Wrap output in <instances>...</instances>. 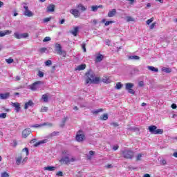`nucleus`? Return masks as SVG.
I'll return each instance as SVG.
<instances>
[{"label":"nucleus","mask_w":177,"mask_h":177,"mask_svg":"<svg viewBox=\"0 0 177 177\" xmlns=\"http://www.w3.org/2000/svg\"><path fill=\"white\" fill-rule=\"evenodd\" d=\"M86 84H98L100 79L95 77V73L92 70H89L86 73Z\"/></svg>","instance_id":"obj_1"},{"label":"nucleus","mask_w":177,"mask_h":177,"mask_svg":"<svg viewBox=\"0 0 177 177\" xmlns=\"http://www.w3.org/2000/svg\"><path fill=\"white\" fill-rule=\"evenodd\" d=\"M122 157L127 160H132L135 157V153L131 149H123L120 151Z\"/></svg>","instance_id":"obj_2"},{"label":"nucleus","mask_w":177,"mask_h":177,"mask_svg":"<svg viewBox=\"0 0 177 177\" xmlns=\"http://www.w3.org/2000/svg\"><path fill=\"white\" fill-rule=\"evenodd\" d=\"M75 161V158L72 157L70 158L68 156H64L59 160L60 164H65L66 165H68L71 162H74Z\"/></svg>","instance_id":"obj_3"},{"label":"nucleus","mask_w":177,"mask_h":177,"mask_svg":"<svg viewBox=\"0 0 177 177\" xmlns=\"http://www.w3.org/2000/svg\"><path fill=\"white\" fill-rule=\"evenodd\" d=\"M148 129L149 132H151V133H153L154 135H162V133H164V130L161 129H157V127L154 125L149 126Z\"/></svg>","instance_id":"obj_4"},{"label":"nucleus","mask_w":177,"mask_h":177,"mask_svg":"<svg viewBox=\"0 0 177 177\" xmlns=\"http://www.w3.org/2000/svg\"><path fill=\"white\" fill-rule=\"evenodd\" d=\"M55 51L57 52V55H60L63 57H66V56H67V53L66 52V50L62 48V46L60 45V44H55Z\"/></svg>","instance_id":"obj_5"},{"label":"nucleus","mask_w":177,"mask_h":177,"mask_svg":"<svg viewBox=\"0 0 177 177\" xmlns=\"http://www.w3.org/2000/svg\"><path fill=\"white\" fill-rule=\"evenodd\" d=\"M41 84H42V82L41 81L35 82L32 84L29 85V89H30L31 91H37V89L39 88V85H41Z\"/></svg>","instance_id":"obj_6"},{"label":"nucleus","mask_w":177,"mask_h":177,"mask_svg":"<svg viewBox=\"0 0 177 177\" xmlns=\"http://www.w3.org/2000/svg\"><path fill=\"white\" fill-rule=\"evenodd\" d=\"M133 86V84L132 83H127L126 84V89L128 91L129 93H131V95H135V91L132 89Z\"/></svg>","instance_id":"obj_7"},{"label":"nucleus","mask_w":177,"mask_h":177,"mask_svg":"<svg viewBox=\"0 0 177 177\" xmlns=\"http://www.w3.org/2000/svg\"><path fill=\"white\" fill-rule=\"evenodd\" d=\"M24 9H25V11H24L25 16H27L28 17H32V16H34V14L32 13V12L28 10V6H24Z\"/></svg>","instance_id":"obj_8"},{"label":"nucleus","mask_w":177,"mask_h":177,"mask_svg":"<svg viewBox=\"0 0 177 177\" xmlns=\"http://www.w3.org/2000/svg\"><path fill=\"white\" fill-rule=\"evenodd\" d=\"M69 12H70V13H71V15H73V16H74V17H75L76 19H77V17H80V15H81V14L80 13V10H78V9H77V8L71 9Z\"/></svg>","instance_id":"obj_9"},{"label":"nucleus","mask_w":177,"mask_h":177,"mask_svg":"<svg viewBox=\"0 0 177 177\" xmlns=\"http://www.w3.org/2000/svg\"><path fill=\"white\" fill-rule=\"evenodd\" d=\"M84 139H85V135H84L83 133L81 134V131H79V132L76 136V140L77 142H82V140H84Z\"/></svg>","instance_id":"obj_10"},{"label":"nucleus","mask_w":177,"mask_h":177,"mask_svg":"<svg viewBox=\"0 0 177 177\" xmlns=\"http://www.w3.org/2000/svg\"><path fill=\"white\" fill-rule=\"evenodd\" d=\"M30 133H31V129H30V128L25 129L22 131V136H23V138H27V136H28V135H30Z\"/></svg>","instance_id":"obj_11"},{"label":"nucleus","mask_w":177,"mask_h":177,"mask_svg":"<svg viewBox=\"0 0 177 177\" xmlns=\"http://www.w3.org/2000/svg\"><path fill=\"white\" fill-rule=\"evenodd\" d=\"M12 106L15 107V111L17 113H19V111H20V109H21L20 103H19V102H12Z\"/></svg>","instance_id":"obj_12"},{"label":"nucleus","mask_w":177,"mask_h":177,"mask_svg":"<svg viewBox=\"0 0 177 177\" xmlns=\"http://www.w3.org/2000/svg\"><path fill=\"white\" fill-rule=\"evenodd\" d=\"M12 34V30H3V31H0V37H5V35H10Z\"/></svg>","instance_id":"obj_13"},{"label":"nucleus","mask_w":177,"mask_h":177,"mask_svg":"<svg viewBox=\"0 0 177 177\" xmlns=\"http://www.w3.org/2000/svg\"><path fill=\"white\" fill-rule=\"evenodd\" d=\"M44 171H50L51 172H55L56 171V167L55 166H47L44 168Z\"/></svg>","instance_id":"obj_14"},{"label":"nucleus","mask_w":177,"mask_h":177,"mask_svg":"<svg viewBox=\"0 0 177 177\" xmlns=\"http://www.w3.org/2000/svg\"><path fill=\"white\" fill-rule=\"evenodd\" d=\"M115 15H117V10L112 9L108 12V17H114Z\"/></svg>","instance_id":"obj_15"},{"label":"nucleus","mask_w":177,"mask_h":177,"mask_svg":"<svg viewBox=\"0 0 177 177\" xmlns=\"http://www.w3.org/2000/svg\"><path fill=\"white\" fill-rule=\"evenodd\" d=\"M49 140L48 139L41 140L35 144V147H38L39 145H44V143H48Z\"/></svg>","instance_id":"obj_16"},{"label":"nucleus","mask_w":177,"mask_h":177,"mask_svg":"<svg viewBox=\"0 0 177 177\" xmlns=\"http://www.w3.org/2000/svg\"><path fill=\"white\" fill-rule=\"evenodd\" d=\"M10 94L9 93H0V99L5 100L8 99Z\"/></svg>","instance_id":"obj_17"},{"label":"nucleus","mask_w":177,"mask_h":177,"mask_svg":"<svg viewBox=\"0 0 177 177\" xmlns=\"http://www.w3.org/2000/svg\"><path fill=\"white\" fill-rule=\"evenodd\" d=\"M33 104L34 103L32 102V101L29 100L28 102L25 103V105H24L25 110H27V109H28L29 107H31V106H32Z\"/></svg>","instance_id":"obj_18"},{"label":"nucleus","mask_w":177,"mask_h":177,"mask_svg":"<svg viewBox=\"0 0 177 177\" xmlns=\"http://www.w3.org/2000/svg\"><path fill=\"white\" fill-rule=\"evenodd\" d=\"M103 59H104L103 55L98 54V55L96 56L95 62H96L97 63H99V62H102V60H103Z\"/></svg>","instance_id":"obj_19"},{"label":"nucleus","mask_w":177,"mask_h":177,"mask_svg":"<svg viewBox=\"0 0 177 177\" xmlns=\"http://www.w3.org/2000/svg\"><path fill=\"white\" fill-rule=\"evenodd\" d=\"M80 30V28L78 26H75L73 30H72V34L74 35V37H77V34H78V31Z\"/></svg>","instance_id":"obj_20"},{"label":"nucleus","mask_w":177,"mask_h":177,"mask_svg":"<svg viewBox=\"0 0 177 177\" xmlns=\"http://www.w3.org/2000/svg\"><path fill=\"white\" fill-rule=\"evenodd\" d=\"M148 70H150V71H153V73H158V68L152 66H147Z\"/></svg>","instance_id":"obj_21"},{"label":"nucleus","mask_w":177,"mask_h":177,"mask_svg":"<svg viewBox=\"0 0 177 177\" xmlns=\"http://www.w3.org/2000/svg\"><path fill=\"white\" fill-rule=\"evenodd\" d=\"M47 12H55V5L50 4L48 6Z\"/></svg>","instance_id":"obj_22"},{"label":"nucleus","mask_w":177,"mask_h":177,"mask_svg":"<svg viewBox=\"0 0 177 177\" xmlns=\"http://www.w3.org/2000/svg\"><path fill=\"white\" fill-rule=\"evenodd\" d=\"M86 68V65L85 64H81V65H79L76 68L75 70H77L78 71H81L82 70H85V68Z\"/></svg>","instance_id":"obj_23"},{"label":"nucleus","mask_w":177,"mask_h":177,"mask_svg":"<svg viewBox=\"0 0 177 177\" xmlns=\"http://www.w3.org/2000/svg\"><path fill=\"white\" fill-rule=\"evenodd\" d=\"M23 157L21 156L17 157L16 158V164L17 165H20L22 163Z\"/></svg>","instance_id":"obj_24"},{"label":"nucleus","mask_w":177,"mask_h":177,"mask_svg":"<svg viewBox=\"0 0 177 177\" xmlns=\"http://www.w3.org/2000/svg\"><path fill=\"white\" fill-rule=\"evenodd\" d=\"M48 97H49V95L48 94H44L41 97V99L42 100H44L45 103H46L48 102Z\"/></svg>","instance_id":"obj_25"},{"label":"nucleus","mask_w":177,"mask_h":177,"mask_svg":"<svg viewBox=\"0 0 177 177\" xmlns=\"http://www.w3.org/2000/svg\"><path fill=\"white\" fill-rule=\"evenodd\" d=\"M77 8L80 10H82V12H85V10H86V8H85V6H84L82 4H79L77 6Z\"/></svg>","instance_id":"obj_26"},{"label":"nucleus","mask_w":177,"mask_h":177,"mask_svg":"<svg viewBox=\"0 0 177 177\" xmlns=\"http://www.w3.org/2000/svg\"><path fill=\"white\" fill-rule=\"evenodd\" d=\"M58 134H59V132L53 131V133L48 135V138H53V136H57Z\"/></svg>","instance_id":"obj_27"},{"label":"nucleus","mask_w":177,"mask_h":177,"mask_svg":"<svg viewBox=\"0 0 177 177\" xmlns=\"http://www.w3.org/2000/svg\"><path fill=\"white\" fill-rule=\"evenodd\" d=\"M129 59H131V60H139V59H140V57L138 55H131L129 57Z\"/></svg>","instance_id":"obj_28"},{"label":"nucleus","mask_w":177,"mask_h":177,"mask_svg":"<svg viewBox=\"0 0 177 177\" xmlns=\"http://www.w3.org/2000/svg\"><path fill=\"white\" fill-rule=\"evenodd\" d=\"M14 37L17 38V39H21V34L19 32H15L14 33Z\"/></svg>","instance_id":"obj_29"},{"label":"nucleus","mask_w":177,"mask_h":177,"mask_svg":"<svg viewBox=\"0 0 177 177\" xmlns=\"http://www.w3.org/2000/svg\"><path fill=\"white\" fill-rule=\"evenodd\" d=\"M42 127H44V124H37L30 126L31 128H41Z\"/></svg>","instance_id":"obj_30"},{"label":"nucleus","mask_w":177,"mask_h":177,"mask_svg":"<svg viewBox=\"0 0 177 177\" xmlns=\"http://www.w3.org/2000/svg\"><path fill=\"white\" fill-rule=\"evenodd\" d=\"M162 70L167 73H171V71H172V70L170 68H165V67L162 68Z\"/></svg>","instance_id":"obj_31"},{"label":"nucleus","mask_w":177,"mask_h":177,"mask_svg":"<svg viewBox=\"0 0 177 177\" xmlns=\"http://www.w3.org/2000/svg\"><path fill=\"white\" fill-rule=\"evenodd\" d=\"M102 82H104V84H110V79H109L108 77H104L102 80Z\"/></svg>","instance_id":"obj_32"},{"label":"nucleus","mask_w":177,"mask_h":177,"mask_svg":"<svg viewBox=\"0 0 177 177\" xmlns=\"http://www.w3.org/2000/svg\"><path fill=\"white\" fill-rule=\"evenodd\" d=\"M126 21L127 23H129V21H135V19H133L132 17L128 16L126 17Z\"/></svg>","instance_id":"obj_33"},{"label":"nucleus","mask_w":177,"mask_h":177,"mask_svg":"<svg viewBox=\"0 0 177 177\" xmlns=\"http://www.w3.org/2000/svg\"><path fill=\"white\" fill-rule=\"evenodd\" d=\"M103 111V109H97L95 111H92L93 114H97L98 113H102Z\"/></svg>","instance_id":"obj_34"},{"label":"nucleus","mask_w":177,"mask_h":177,"mask_svg":"<svg viewBox=\"0 0 177 177\" xmlns=\"http://www.w3.org/2000/svg\"><path fill=\"white\" fill-rule=\"evenodd\" d=\"M143 157V154L142 153H138L136 156V160L137 161H140V159Z\"/></svg>","instance_id":"obj_35"},{"label":"nucleus","mask_w":177,"mask_h":177,"mask_svg":"<svg viewBox=\"0 0 177 177\" xmlns=\"http://www.w3.org/2000/svg\"><path fill=\"white\" fill-rule=\"evenodd\" d=\"M45 126H47L49 128H50L53 127V124L52 123H48V122L43 123V127H45Z\"/></svg>","instance_id":"obj_36"},{"label":"nucleus","mask_w":177,"mask_h":177,"mask_svg":"<svg viewBox=\"0 0 177 177\" xmlns=\"http://www.w3.org/2000/svg\"><path fill=\"white\" fill-rule=\"evenodd\" d=\"M1 177H9V174H8V172H6V171H3L1 173Z\"/></svg>","instance_id":"obj_37"},{"label":"nucleus","mask_w":177,"mask_h":177,"mask_svg":"<svg viewBox=\"0 0 177 177\" xmlns=\"http://www.w3.org/2000/svg\"><path fill=\"white\" fill-rule=\"evenodd\" d=\"M50 20H52V17H50L43 19L44 23H48V21H50Z\"/></svg>","instance_id":"obj_38"},{"label":"nucleus","mask_w":177,"mask_h":177,"mask_svg":"<svg viewBox=\"0 0 177 177\" xmlns=\"http://www.w3.org/2000/svg\"><path fill=\"white\" fill-rule=\"evenodd\" d=\"M113 23H115V21H106V22H105V26H110V24H113Z\"/></svg>","instance_id":"obj_39"},{"label":"nucleus","mask_w":177,"mask_h":177,"mask_svg":"<svg viewBox=\"0 0 177 177\" xmlns=\"http://www.w3.org/2000/svg\"><path fill=\"white\" fill-rule=\"evenodd\" d=\"M115 88L116 89H121V88H122V84L118 82V84H116Z\"/></svg>","instance_id":"obj_40"},{"label":"nucleus","mask_w":177,"mask_h":177,"mask_svg":"<svg viewBox=\"0 0 177 177\" xmlns=\"http://www.w3.org/2000/svg\"><path fill=\"white\" fill-rule=\"evenodd\" d=\"M97 9H99V7H97V6H93L91 7V10L93 12H96V10H97Z\"/></svg>","instance_id":"obj_41"},{"label":"nucleus","mask_w":177,"mask_h":177,"mask_svg":"<svg viewBox=\"0 0 177 177\" xmlns=\"http://www.w3.org/2000/svg\"><path fill=\"white\" fill-rule=\"evenodd\" d=\"M50 39H52L50 38V37H46L44 39H43V42H49V41H50Z\"/></svg>","instance_id":"obj_42"},{"label":"nucleus","mask_w":177,"mask_h":177,"mask_svg":"<svg viewBox=\"0 0 177 177\" xmlns=\"http://www.w3.org/2000/svg\"><path fill=\"white\" fill-rule=\"evenodd\" d=\"M6 63L8 64H10L11 63H13V59L12 58H9L6 59Z\"/></svg>","instance_id":"obj_43"},{"label":"nucleus","mask_w":177,"mask_h":177,"mask_svg":"<svg viewBox=\"0 0 177 177\" xmlns=\"http://www.w3.org/2000/svg\"><path fill=\"white\" fill-rule=\"evenodd\" d=\"M46 111H48V107L46 106H44L41 109V113H46Z\"/></svg>","instance_id":"obj_44"},{"label":"nucleus","mask_w":177,"mask_h":177,"mask_svg":"<svg viewBox=\"0 0 177 177\" xmlns=\"http://www.w3.org/2000/svg\"><path fill=\"white\" fill-rule=\"evenodd\" d=\"M109 119V115L106 114V113H105V114H104L103 115H102V120H104V121H106V120H107Z\"/></svg>","instance_id":"obj_45"},{"label":"nucleus","mask_w":177,"mask_h":177,"mask_svg":"<svg viewBox=\"0 0 177 177\" xmlns=\"http://www.w3.org/2000/svg\"><path fill=\"white\" fill-rule=\"evenodd\" d=\"M46 50H48V49L46 48H42L39 49L40 53H45V52H46Z\"/></svg>","instance_id":"obj_46"},{"label":"nucleus","mask_w":177,"mask_h":177,"mask_svg":"<svg viewBox=\"0 0 177 177\" xmlns=\"http://www.w3.org/2000/svg\"><path fill=\"white\" fill-rule=\"evenodd\" d=\"M45 65L48 66H51L52 65V61L51 60H47L46 62H45Z\"/></svg>","instance_id":"obj_47"},{"label":"nucleus","mask_w":177,"mask_h":177,"mask_svg":"<svg viewBox=\"0 0 177 177\" xmlns=\"http://www.w3.org/2000/svg\"><path fill=\"white\" fill-rule=\"evenodd\" d=\"M22 151L23 152H26V156H28V154H29V152H28V148H24V149H22Z\"/></svg>","instance_id":"obj_48"},{"label":"nucleus","mask_w":177,"mask_h":177,"mask_svg":"<svg viewBox=\"0 0 177 177\" xmlns=\"http://www.w3.org/2000/svg\"><path fill=\"white\" fill-rule=\"evenodd\" d=\"M154 21V18H151V19H148L147 21V24H150L151 23H153V21Z\"/></svg>","instance_id":"obj_49"},{"label":"nucleus","mask_w":177,"mask_h":177,"mask_svg":"<svg viewBox=\"0 0 177 177\" xmlns=\"http://www.w3.org/2000/svg\"><path fill=\"white\" fill-rule=\"evenodd\" d=\"M0 118H6V113H2L0 114Z\"/></svg>","instance_id":"obj_50"},{"label":"nucleus","mask_w":177,"mask_h":177,"mask_svg":"<svg viewBox=\"0 0 177 177\" xmlns=\"http://www.w3.org/2000/svg\"><path fill=\"white\" fill-rule=\"evenodd\" d=\"M156 22L151 24L149 26L150 30H153V28H154V27H156Z\"/></svg>","instance_id":"obj_51"},{"label":"nucleus","mask_w":177,"mask_h":177,"mask_svg":"<svg viewBox=\"0 0 177 177\" xmlns=\"http://www.w3.org/2000/svg\"><path fill=\"white\" fill-rule=\"evenodd\" d=\"M28 37V33H22L21 38H27Z\"/></svg>","instance_id":"obj_52"},{"label":"nucleus","mask_w":177,"mask_h":177,"mask_svg":"<svg viewBox=\"0 0 177 177\" xmlns=\"http://www.w3.org/2000/svg\"><path fill=\"white\" fill-rule=\"evenodd\" d=\"M38 76L40 77V78H42L44 77V72L39 71Z\"/></svg>","instance_id":"obj_53"},{"label":"nucleus","mask_w":177,"mask_h":177,"mask_svg":"<svg viewBox=\"0 0 177 177\" xmlns=\"http://www.w3.org/2000/svg\"><path fill=\"white\" fill-rule=\"evenodd\" d=\"M86 44H83L82 45V48L84 52H86Z\"/></svg>","instance_id":"obj_54"},{"label":"nucleus","mask_w":177,"mask_h":177,"mask_svg":"<svg viewBox=\"0 0 177 177\" xmlns=\"http://www.w3.org/2000/svg\"><path fill=\"white\" fill-rule=\"evenodd\" d=\"M57 176H63V172L62 171H58L56 174Z\"/></svg>","instance_id":"obj_55"},{"label":"nucleus","mask_w":177,"mask_h":177,"mask_svg":"<svg viewBox=\"0 0 177 177\" xmlns=\"http://www.w3.org/2000/svg\"><path fill=\"white\" fill-rule=\"evenodd\" d=\"M27 160H28V157H25L23 160H22V164H24L25 162H27Z\"/></svg>","instance_id":"obj_56"},{"label":"nucleus","mask_w":177,"mask_h":177,"mask_svg":"<svg viewBox=\"0 0 177 177\" xmlns=\"http://www.w3.org/2000/svg\"><path fill=\"white\" fill-rule=\"evenodd\" d=\"M110 40H109V39H106V41H105V44H106V45H108V46H110Z\"/></svg>","instance_id":"obj_57"},{"label":"nucleus","mask_w":177,"mask_h":177,"mask_svg":"<svg viewBox=\"0 0 177 177\" xmlns=\"http://www.w3.org/2000/svg\"><path fill=\"white\" fill-rule=\"evenodd\" d=\"M120 147L118 146V145H115V146H113V150H118V148H119Z\"/></svg>","instance_id":"obj_58"},{"label":"nucleus","mask_w":177,"mask_h":177,"mask_svg":"<svg viewBox=\"0 0 177 177\" xmlns=\"http://www.w3.org/2000/svg\"><path fill=\"white\" fill-rule=\"evenodd\" d=\"M176 107H177V106H176V104H171V109H176Z\"/></svg>","instance_id":"obj_59"},{"label":"nucleus","mask_w":177,"mask_h":177,"mask_svg":"<svg viewBox=\"0 0 177 177\" xmlns=\"http://www.w3.org/2000/svg\"><path fill=\"white\" fill-rule=\"evenodd\" d=\"M111 124H112L113 126H114L115 127H118V123H117V122H113V123H112Z\"/></svg>","instance_id":"obj_60"},{"label":"nucleus","mask_w":177,"mask_h":177,"mask_svg":"<svg viewBox=\"0 0 177 177\" xmlns=\"http://www.w3.org/2000/svg\"><path fill=\"white\" fill-rule=\"evenodd\" d=\"M162 165H165V164H167V160H162Z\"/></svg>","instance_id":"obj_61"},{"label":"nucleus","mask_w":177,"mask_h":177,"mask_svg":"<svg viewBox=\"0 0 177 177\" xmlns=\"http://www.w3.org/2000/svg\"><path fill=\"white\" fill-rule=\"evenodd\" d=\"M89 154H90V156H93V155L95 154V151H89Z\"/></svg>","instance_id":"obj_62"},{"label":"nucleus","mask_w":177,"mask_h":177,"mask_svg":"<svg viewBox=\"0 0 177 177\" xmlns=\"http://www.w3.org/2000/svg\"><path fill=\"white\" fill-rule=\"evenodd\" d=\"M64 21H66V20L62 19V20L59 21V24H64Z\"/></svg>","instance_id":"obj_63"},{"label":"nucleus","mask_w":177,"mask_h":177,"mask_svg":"<svg viewBox=\"0 0 177 177\" xmlns=\"http://www.w3.org/2000/svg\"><path fill=\"white\" fill-rule=\"evenodd\" d=\"M143 177H150V174H145Z\"/></svg>","instance_id":"obj_64"}]
</instances>
